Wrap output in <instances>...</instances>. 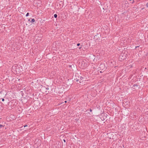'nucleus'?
<instances>
[{"mask_svg":"<svg viewBox=\"0 0 148 148\" xmlns=\"http://www.w3.org/2000/svg\"><path fill=\"white\" fill-rule=\"evenodd\" d=\"M2 99V101H4V99H3V98H2V99Z\"/></svg>","mask_w":148,"mask_h":148,"instance_id":"14","label":"nucleus"},{"mask_svg":"<svg viewBox=\"0 0 148 148\" xmlns=\"http://www.w3.org/2000/svg\"><path fill=\"white\" fill-rule=\"evenodd\" d=\"M29 12H27V14H26V16H27L29 15Z\"/></svg>","mask_w":148,"mask_h":148,"instance_id":"10","label":"nucleus"},{"mask_svg":"<svg viewBox=\"0 0 148 148\" xmlns=\"http://www.w3.org/2000/svg\"><path fill=\"white\" fill-rule=\"evenodd\" d=\"M4 125H2L0 124V128H1L2 127H3Z\"/></svg>","mask_w":148,"mask_h":148,"instance_id":"9","label":"nucleus"},{"mask_svg":"<svg viewBox=\"0 0 148 148\" xmlns=\"http://www.w3.org/2000/svg\"><path fill=\"white\" fill-rule=\"evenodd\" d=\"M83 62H84V61H83ZM83 63H82V65H83Z\"/></svg>","mask_w":148,"mask_h":148,"instance_id":"26","label":"nucleus"},{"mask_svg":"<svg viewBox=\"0 0 148 148\" xmlns=\"http://www.w3.org/2000/svg\"><path fill=\"white\" fill-rule=\"evenodd\" d=\"M54 18H56L57 17V15L56 14H55L54 15Z\"/></svg>","mask_w":148,"mask_h":148,"instance_id":"6","label":"nucleus"},{"mask_svg":"<svg viewBox=\"0 0 148 148\" xmlns=\"http://www.w3.org/2000/svg\"><path fill=\"white\" fill-rule=\"evenodd\" d=\"M12 68L13 70H15L14 71H16V72L17 71V70L18 69L17 68V66H13L12 67Z\"/></svg>","mask_w":148,"mask_h":148,"instance_id":"4","label":"nucleus"},{"mask_svg":"<svg viewBox=\"0 0 148 148\" xmlns=\"http://www.w3.org/2000/svg\"><path fill=\"white\" fill-rule=\"evenodd\" d=\"M97 36L96 35H95V36H94V38L95 39H97H97H96V38H97Z\"/></svg>","mask_w":148,"mask_h":148,"instance_id":"12","label":"nucleus"},{"mask_svg":"<svg viewBox=\"0 0 148 148\" xmlns=\"http://www.w3.org/2000/svg\"><path fill=\"white\" fill-rule=\"evenodd\" d=\"M86 64V63H84V66H85V64Z\"/></svg>","mask_w":148,"mask_h":148,"instance_id":"22","label":"nucleus"},{"mask_svg":"<svg viewBox=\"0 0 148 148\" xmlns=\"http://www.w3.org/2000/svg\"><path fill=\"white\" fill-rule=\"evenodd\" d=\"M40 90L45 92H47L46 87L45 86H42L40 89Z\"/></svg>","mask_w":148,"mask_h":148,"instance_id":"3","label":"nucleus"},{"mask_svg":"<svg viewBox=\"0 0 148 148\" xmlns=\"http://www.w3.org/2000/svg\"><path fill=\"white\" fill-rule=\"evenodd\" d=\"M49 89V88H46V90H48Z\"/></svg>","mask_w":148,"mask_h":148,"instance_id":"17","label":"nucleus"},{"mask_svg":"<svg viewBox=\"0 0 148 148\" xmlns=\"http://www.w3.org/2000/svg\"><path fill=\"white\" fill-rule=\"evenodd\" d=\"M79 80V79H77L76 80V81L77 82H78Z\"/></svg>","mask_w":148,"mask_h":148,"instance_id":"20","label":"nucleus"},{"mask_svg":"<svg viewBox=\"0 0 148 148\" xmlns=\"http://www.w3.org/2000/svg\"><path fill=\"white\" fill-rule=\"evenodd\" d=\"M80 45V43H77V46H79Z\"/></svg>","mask_w":148,"mask_h":148,"instance_id":"13","label":"nucleus"},{"mask_svg":"<svg viewBox=\"0 0 148 148\" xmlns=\"http://www.w3.org/2000/svg\"><path fill=\"white\" fill-rule=\"evenodd\" d=\"M133 86L134 87H135V86H138L137 84H134L133 85Z\"/></svg>","mask_w":148,"mask_h":148,"instance_id":"8","label":"nucleus"},{"mask_svg":"<svg viewBox=\"0 0 148 148\" xmlns=\"http://www.w3.org/2000/svg\"><path fill=\"white\" fill-rule=\"evenodd\" d=\"M64 5V2L62 1H61L59 2L57 5L59 6L60 8H62L63 7Z\"/></svg>","mask_w":148,"mask_h":148,"instance_id":"2","label":"nucleus"},{"mask_svg":"<svg viewBox=\"0 0 148 148\" xmlns=\"http://www.w3.org/2000/svg\"><path fill=\"white\" fill-rule=\"evenodd\" d=\"M35 21V20L34 18H32V19L31 21H30L31 23H33Z\"/></svg>","mask_w":148,"mask_h":148,"instance_id":"5","label":"nucleus"},{"mask_svg":"<svg viewBox=\"0 0 148 148\" xmlns=\"http://www.w3.org/2000/svg\"><path fill=\"white\" fill-rule=\"evenodd\" d=\"M69 67H71V66H72L71 65H69Z\"/></svg>","mask_w":148,"mask_h":148,"instance_id":"18","label":"nucleus"},{"mask_svg":"<svg viewBox=\"0 0 148 148\" xmlns=\"http://www.w3.org/2000/svg\"><path fill=\"white\" fill-rule=\"evenodd\" d=\"M146 6L148 8V3H147L146 4Z\"/></svg>","mask_w":148,"mask_h":148,"instance_id":"11","label":"nucleus"},{"mask_svg":"<svg viewBox=\"0 0 148 148\" xmlns=\"http://www.w3.org/2000/svg\"><path fill=\"white\" fill-rule=\"evenodd\" d=\"M63 141H64V143H65V142H66V140H65V139H64V140H63Z\"/></svg>","mask_w":148,"mask_h":148,"instance_id":"19","label":"nucleus"},{"mask_svg":"<svg viewBox=\"0 0 148 148\" xmlns=\"http://www.w3.org/2000/svg\"><path fill=\"white\" fill-rule=\"evenodd\" d=\"M81 80H83L84 79V77L82 76H81L80 77Z\"/></svg>","mask_w":148,"mask_h":148,"instance_id":"7","label":"nucleus"},{"mask_svg":"<svg viewBox=\"0 0 148 148\" xmlns=\"http://www.w3.org/2000/svg\"><path fill=\"white\" fill-rule=\"evenodd\" d=\"M81 47H80L79 48V49H80L81 48H82V45H81Z\"/></svg>","mask_w":148,"mask_h":148,"instance_id":"21","label":"nucleus"},{"mask_svg":"<svg viewBox=\"0 0 148 148\" xmlns=\"http://www.w3.org/2000/svg\"><path fill=\"white\" fill-rule=\"evenodd\" d=\"M89 111H90V112H92V109H89Z\"/></svg>","mask_w":148,"mask_h":148,"instance_id":"15","label":"nucleus"},{"mask_svg":"<svg viewBox=\"0 0 148 148\" xmlns=\"http://www.w3.org/2000/svg\"><path fill=\"white\" fill-rule=\"evenodd\" d=\"M139 46H136L135 47V49H136L137 48H138V47H139Z\"/></svg>","mask_w":148,"mask_h":148,"instance_id":"16","label":"nucleus"},{"mask_svg":"<svg viewBox=\"0 0 148 148\" xmlns=\"http://www.w3.org/2000/svg\"><path fill=\"white\" fill-rule=\"evenodd\" d=\"M66 102H67V101H64V103H66Z\"/></svg>","mask_w":148,"mask_h":148,"instance_id":"24","label":"nucleus"},{"mask_svg":"<svg viewBox=\"0 0 148 148\" xmlns=\"http://www.w3.org/2000/svg\"><path fill=\"white\" fill-rule=\"evenodd\" d=\"M30 21V19H29L28 20V21Z\"/></svg>","mask_w":148,"mask_h":148,"instance_id":"27","label":"nucleus"},{"mask_svg":"<svg viewBox=\"0 0 148 148\" xmlns=\"http://www.w3.org/2000/svg\"><path fill=\"white\" fill-rule=\"evenodd\" d=\"M105 65L104 64H101L100 65L99 68L100 69V70L102 71L104 70H105Z\"/></svg>","mask_w":148,"mask_h":148,"instance_id":"1","label":"nucleus"},{"mask_svg":"<svg viewBox=\"0 0 148 148\" xmlns=\"http://www.w3.org/2000/svg\"><path fill=\"white\" fill-rule=\"evenodd\" d=\"M104 120V118H103V119H102V121Z\"/></svg>","mask_w":148,"mask_h":148,"instance_id":"25","label":"nucleus"},{"mask_svg":"<svg viewBox=\"0 0 148 148\" xmlns=\"http://www.w3.org/2000/svg\"><path fill=\"white\" fill-rule=\"evenodd\" d=\"M27 125H24V127H27Z\"/></svg>","mask_w":148,"mask_h":148,"instance_id":"23","label":"nucleus"}]
</instances>
